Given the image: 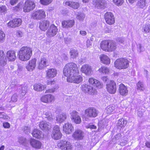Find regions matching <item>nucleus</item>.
<instances>
[{"mask_svg":"<svg viewBox=\"0 0 150 150\" xmlns=\"http://www.w3.org/2000/svg\"><path fill=\"white\" fill-rule=\"evenodd\" d=\"M21 5L20 3L18 4L17 6L14 8V10L16 11H18L21 8Z\"/></svg>","mask_w":150,"mask_h":150,"instance_id":"obj_64","label":"nucleus"},{"mask_svg":"<svg viewBox=\"0 0 150 150\" xmlns=\"http://www.w3.org/2000/svg\"><path fill=\"white\" fill-rule=\"evenodd\" d=\"M0 118H3L4 120H8L10 118L8 116L2 114V113L1 112H0Z\"/></svg>","mask_w":150,"mask_h":150,"instance_id":"obj_58","label":"nucleus"},{"mask_svg":"<svg viewBox=\"0 0 150 150\" xmlns=\"http://www.w3.org/2000/svg\"><path fill=\"white\" fill-rule=\"evenodd\" d=\"M39 126L40 128L43 131H47L50 129L51 125L49 122L42 121L40 122Z\"/></svg>","mask_w":150,"mask_h":150,"instance_id":"obj_15","label":"nucleus"},{"mask_svg":"<svg viewBox=\"0 0 150 150\" xmlns=\"http://www.w3.org/2000/svg\"><path fill=\"white\" fill-rule=\"evenodd\" d=\"M55 88H52L46 90L45 93H53L55 91Z\"/></svg>","mask_w":150,"mask_h":150,"instance_id":"obj_61","label":"nucleus"},{"mask_svg":"<svg viewBox=\"0 0 150 150\" xmlns=\"http://www.w3.org/2000/svg\"><path fill=\"white\" fill-rule=\"evenodd\" d=\"M30 143L33 147L36 149L40 148L42 145V143L40 141L32 138L30 139Z\"/></svg>","mask_w":150,"mask_h":150,"instance_id":"obj_22","label":"nucleus"},{"mask_svg":"<svg viewBox=\"0 0 150 150\" xmlns=\"http://www.w3.org/2000/svg\"><path fill=\"white\" fill-rule=\"evenodd\" d=\"M85 113L88 117H95L97 116L98 112L95 108L90 107L85 110Z\"/></svg>","mask_w":150,"mask_h":150,"instance_id":"obj_12","label":"nucleus"},{"mask_svg":"<svg viewBox=\"0 0 150 150\" xmlns=\"http://www.w3.org/2000/svg\"><path fill=\"white\" fill-rule=\"evenodd\" d=\"M116 108L114 106H108L106 109V113L108 114H113L115 111Z\"/></svg>","mask_w":150,"mask_h":150,"instance_id":"obj_40","label":"nucleus"},{"mask_svg":"<svg viewBox=\"0 0 150 150\" xmlns=\"http://www.w3.org/2000/svg\"><path fill=\"white\" fill-rule=\"evenodd\" d=\"M7 11V8L5 6H2L0 7V13H6Z\"/></svg>","mask_w":150,"mask_h":150,"instance_id":"obj_55","label":"nucleus"},{"mask_svg":"<svg viewBox=\"0 0 150 150\" xmlns=\"http://www.w3.org/2000/svg\"><path fill=\"white\" fill-rule=\"evenodd\" d=\"M78 112L75 111H73L70 113L71 115V120L76 118V117L79 116Z\"/></svg>","mask_w":150,"mask_h":150,"instance_id":"obj_53","label":"nucleus"},{"mask_svg":"<svg viewBox=\"0 0 150 150\" xmlns=\"http://www.w3.org/2000/svg\"><path fill=\"white\" fill-rule=\"evenodd\" d=\"M18 82L16 80L12 81L10 84V86L11 88H14L17 84Z\"/></svg>","mask_w":150,"mask_h":150,"instance_id":"obj_56","label":"nucleus"},{"mask_svg":"<svg viewBox=\"0 0 150 150\" xmlns=\"http://www.w3.org/2000/svg\"><path fill=\"white\" fill-rule=\"evenodd\" d=\"M78 74H76L72 76H67V81L77 84L81 82L83 80V77L80 75H77Z\"/></svg>","mask_w":150,"mask_h":150,"instance_id":"obj_7","label":"nucleus"},{"mask_svg":"<svg viewBox=\"0 0 150 150\" xmlns=\"http://www.w3.org/2000/svg\"><path fill=\"white\" fill-rule=\"evenodd\" d=\"M48 65L47 60L45 57L41 58L38 61V68L39 69H44Z\"/></svg>","mask_w":150,"mask_h":150,"instance_id":"obj_18","label":"nucleus"},{"mask_svg":"<svg viewBox=\"0 0 150 150\" xmlns=\"http://www.w3.org/2000/svg\"><path fill=\"white\" fill-rule=\"evenodd\" d=\"M16 34L18 37H22L23 36V35L22 32L19 30L17 31Z\"/></svg>","mask_w":150,"mask_h":150,"instance_id":"obj_62","label":"nucleus"},{"mask_svg":"<svg viewBox=\"0 0 150 150\" xmlns=\"http://www.w3.org/2000/svg\"><path fill=\"white\" fill-rule=\"evenodd\" d=\"M57 74V70L55 69H50L46 71V77L47 79L53 78L56 76Z\"/></svg>","mask_w":150,"mask_h":150,"instance_id":"obj_20","label":"nucleus"},{"mask_svg":"<svg viewBox=\"0 0 150 150\" xmlns=\"http://www.w3.org/2000/svg\"><path fill=\"white\" fill-rule=\"evenodd\" d=\"M93 84L99 88H101L103 87L102 83H100L99 81L95 79L94 80V83Z\"/></svg>","mask_w":150,"mask_h":150,"instance_id":"obj_46","label":"nucleus"},{"mask_svg":"<svg viewBox=\"0 0 150 150\" xmlns=\"http://www.w3.org/2000/svg\"><path fill=\"white\" fill-rule=\"evenodd\" d=\"M127 121L124 118L120 119L117 123V126L118 128L124 127L127 125Z\"/></svg>","mask_w":150,"mask_h":150,"instance_id":"obj_32","label":"nucleus"},{"mask_svg":"<svg viewBox=\"0 0 150 150\" xmlns=\"http://www.w3.org/2000/svg\"><path fill=\"white\" fill-rule=\"evenodd\" d=\"M36 59L34 58L32 59L29 62V63L26 66V68L27 70L32 71L34 70L36 66Z\"/></svg>","mask_w":150,"mask_h":150,"instance_id":"obj_23","label":"nucleus"},{"mask_svg":"<svg viewBox=\"0 0 150 150\" xmlns=\"http://www.w3.org/2000/svg\"><path fill=\"white\" fill-rule=\"evenodd\" d=\"M24 132L27 134H28L30 133V128L28 127H25L24 128Z\"/></svg>","mask_w":150,"mask_h":150,"instance_id":"obj_59","label":"nucleus"},{"mask_svg":"<svg viewBox=\"0 0 150 150\" xmlns=\"http://www.w3.org/2000/svg\"><path fill=\"white\" fill-rule=\"evenodd\" d=\"M31 16L34 19L40 20L45 18V12L42 9L34 11L31 13Z\"/></svg>","mask_w":150,"mask_h":150,"instance_id":"obj_5","label":"nucleus"},{"mask_svg":"<svg viewBox=\"0 0 150 150\" xmlns=\"http://www.w3.org/2000/svg\"><path fill=\"white\" fill-rule=\"evenodd\" d=\"M66 6H68L72 8L76 9L79 7L80 4L79 3L77 2H73L69 1H67L65 3Z\"/></svg>","mask_w":150,"mask_h":150,"instance_id":"obj_26","label":"nucleus"},{"mask_svg":"<svg viewBox=\"0 0 150 150\" xmlns=\"http://www.w3.org/2000/svg\"><path fill=\"white\" fill-rule=\"evenodd\" d=\"M104 18L106 23L109 25H113L115 23V18L114 16L110 12H107L105 13Z\"/></svg>","mask_w":150,"mask_h":150,"instance_id":"obj_10","label":"nucleus"},{"mask_svg":"<svg viewBox=\"0 0 150 150\" xmlns=\"http://www.w3.org/2000/svg\"><path fill=\"white\" fill-rule=\"evenodd\" d=\"M137 50L139 53L144 50L143 47L142 46L141 44H138L137 45Z\"/></svg>","mask_w":150,"mask_h":150,"instance_id":"obj_54","label":"nucleus"},{"mask_svg":"<svg viewBox=\"0 0 150 150\" xmlns=\"http://www.w3.org/2000/svg\"><path fill=\"white\" fill-rule=\"evenodd\" d=\"M22 20L20 18H15L10 21L8 23V27L12 28H15L20 25L22 23Z\"/></svg>","mask_w":150,"mask_h":150,"instance_id":"obj_14","label":"nucleus"},{"mask_svg":"<svg viewBox=\"0 0 150 150\" xmlns=\"http://www.w3.org/2000/svg\"><path fill=\"white\" fill-rule=\"evenodd\" d=\"M76 18L77 19L81 21H83L85 17V15L84 14L82 13H78L76 14Z\"/></svg>","mask_w":150,"mask_h":150,"instance_id":"obj_42","label":"nucleus"},{"mask_svg":"<svg viewBox=\"0 0 150 150\" xmlns=\"http://www.w3.org/2000/svg\"><path fill=\"white\" fill-rule=\"evenodd\" d=\"M74 23V20H69L63 21L62 22V24L63 27L69 28L73 26Z\"/></svg>","mask_w":150,"mask_h":150,"instance_id":"obj_25","label":"nucleus"},{"mask_svg":"<svg viewBox=\"0 0 150 150\" xmlns=\"http://www.w3.org/2000/svg\"><path fill=\"white\" fill-rule=\"evenodd\" d=\"M18 142L19 143L23 145L26 144L27 142V139L24 137H20L18 138Z\"/></svg>","mask_w":150,"mask_h":150,"instance_id":"obj_43","label":"nucleus"},{"mask_svg":"<svg viewBox=\"0 0 150 150\" xmlns=\"http://www.w3.org/2000/svg\"><path fill=\"white\" fill-rule=\"evenodd\" d=\"M100 59L102 62L105 64H108L110 63V59L106 55L102 54L100 57Z\"/></svg>","mask_w":150,"mask_h":150,"instance_id":"obj_35","label":"nucleus"},{"mask_svg":"<svg viewBox=\"0 0 150 150\" xmlns=\"http://www.w3.org/2000/svg\"><path fill=\"white\" fill-rule=\"evenodd\" d=\"M72 119V120L76 124H80L81 122V119L80 116L79 115Z\"/></svg>","mask_w":150,"mask_h":150,"instance_id":"obj_48","label":"nucleus"},{"mask_svg":"<svg viewBox=\"0 0 150 150\" xmlns=\"http://www.w3.org/2000/svg\"><path fill=\"white\" fill-rule=\"evenodd\" d=\"M113 3L117 6L122 5L124 2L123 0H112Z\"/></svg>","mask_w":150,"mask_h":150,"instance_id":"obj_50","label":"nucleus"},{"mask_svg":"<svg viewBox=\"0 0 150 150\" xmlns=\"http://www.w3.org/2000/svg\"><path fill=\"white\" fill-rule=\"evenodd\" d=\"M79 72V69L77 65L73 62L67 64L63 70V74L66 76L78 74Z\"/></svg>","mask_w":150,"mask_h":150,"instance_id":"obj_1","label":"nucleus"},{"mask_svg":"<svg viewBox=\"0 0 150 150\" xmlns=\"http://www.w3.org/2000/svg\"><path fill=\"white\" fill-rule=\"evenodd\" d=\"M32 134L33 137L37 139H39L42 137V132L37 129H34Z\"/></svg>","mask_w":150,"mask_h":150,"instance_id":"obj_33","label":"nucleus"},{"mask_svg":"<svg viewBox=\"0 0 150 150\" xmlns=\"http://www.w3.org/2000/svg\"><path fill=\"white\" fill-rule=\"evenodd\" d=\"M6 57L10 61H14L16 58L15 52L13 50L8 51L6 53Z\"/></svg>","mask_w":150,"mask_h":150,"instance_id":"obj_29","label":"nucleus"},{"mask_svg":"<svg viewBox=\"0 0 150 150\" xmlns=\"http://www.w3.org/2000/svg\"><path fill=\"white\" fill-rule=\"evenodd\" d=\"M3 127L5 128H9L10 127V125L9 123L7 122H5L3 123Z\"/></svg>","mask_w":150,"mask_h":150,"instance_id":"obj_57","label":"nucleus"},{"mask_svg":"<svg viewBox=\"0 0 150 150\" xmlns=\"http://www.w3.org/2000/svg\"><path fill=\"white\" fill-rule=\"evenodd\" d=\"M74 127L71 124L67 123L63 126V130L66 134H69L74 131Z\"/></svg>","mask_w":150,"mask_h":150,"instance_id":"obj_21","label":"nucleus"},{"mask_svg":"<svg viewBox=\"0 0 150 150\" xmlns=\"http://www.w3.org/2000/svg\"><path fill=\"white\" fill-rule=\"evenodd\" d=\"M100 46L103 50L111 52L115 50L117 46L113 40H105L102 41Z\"/></svg>","mask_w":150,"mask_h":150,"instance_id":"obj_3","label":"nucleus"},{"mask_svg":"<svg viewBox=\"0 0 150 150\" xmlns=\"http://www.w3.org/2000/svg\"><path fill=\"white\" fill-rule=\"evenodd\" d=\"M142 30L144 33H148L150 32V24L146 23L142 27Z\"/></svg>","mask_w":150,"mask_h":150,"instance_id":"obj_38","label":"nucleus"},{"mask_svg":"<svg viewBox=\"0 0 150 150\" xmlns=\"http://www.w3.org/2000/svg\"><path fill=\"white\" fill-rule=\"evenodd\" d=\"M93 38H91V40H88L86 41V45L87 47H89L91 45Z\"/></svg>","mask_w":150,"mask_h":150,"instance_id":"obj_60","label":"nucleus"},{"mask_svg":"<svg viewBox=\"0 0 150 150\" xmlns=\"http://www.w3.org/2000/svg\"><path fill=\"white\" fill-rule=\"evenodd\" d=\"M28 87L27 86H23L22 87L20 92V96L23 97L27 93Z\"/></svg>","mask_w":150,"mask_h":150,"instance_id":"obj_41","label":"nucleus"},{"mask_svg":"<svg viewBox=\"0 0 150 150\" xmlns=\"http://www.w3.org/2000/svg\"><path fill=\"white\" fill-rule=\"evenodd\" d=\"M147 4L146 0H138L137 5L138 7L143 8L146 6Z\"/></svg>","mask_w":150,"mask_h":150,"instance_id":"obj_36","label":"nucleus"},{"mask_svg":"<svg viewBox=\"0 0 150 150\" xmlns=\"http://www.w3.org/2000/svg\"><path fill=\"white\" fill-rule=\"evenodd\" d=\"M137 89L138 90L142 91L145 89L143 82L139 81L137 84Z\"/></svg>","mask_w":150,"mask_h":150,"instance_id":"obj_45","label":"nucleus"},{"mask_svg":"<svg viewBox=\"0 0 150 150\" xmlns=\"http://www.w3.org/2000/svg\"><path fill=\"white\" fill-rule=\"evenodd\" d=\"M48 103L53 101L54 100V96L50 94H47Z\"/></svg>","mask_w":150,"mask_h":150,"instance_id":"obj_49","label":"nucleus"},{"mask_svg":"<svg viewBox=\"0 0 150 150\" xmlns=\"http://www.w3.org/2000/svg\"><path fill=\"white\" fill-rule=\"evenodd\" d=\"M57 146L62 150H71V145L68 141L61 140L58 143Z\"/></svg>","mask_w":150,"mask_h":150,"instance_id":"obj_9","label":"nucleus"},{"mask_svg":"<svg viewBox=\"0 0 150 150\" xmlns=\"http://www.w3.org/2000/svg\"><path fill=\"white\" fill-rule=\"evenodd\" d=\"M69 53L71 58L73 59L78 55V52L76 50L72 49L70 50Z\"/></svg>","mask_w":150,"mask_h":150,"instance_id":"obj_39","label":"nucleus"},{"mask_svg":"<svg viewBox=\"0 0 150 150\" xmlns=\"http://www.w3.org/2000/svg\"><path fill=\"white\" fill-rule=\"evenodd\" d=\"M18 0H9V3L11 5L16 4L18 2Z\"/></svg>","mask_w":150,"mask_h":150,"instance_id":"obj_63","label":"nucleus"},{"mask_svg":"<svg viewBox=\"0 0 150 150\" xmlns=\"http://www.w3.org/2000/svg\"><path fill=\"white\" fill-rule=\"evenodd\" d=\"M129 61L127 59L120 58L117 59L115 62V67L118 69H126L129 66Z\"/></svg>","mask_w":150,"mask_h":150,"instance_id":"obj_4","label":"nucleus"},{"mask_svg":"<svg viewBox=\"0 0 150 150\" xmlns=\"http://www.w3.org/2000/svg\"><path fill=\"white\" fill-rule=\"evenodd\" d=\"M67 115L65 113L60 114L56 117V120L57 122L61 123L63 122L67 118Z\"/></svg>","mask_w":150,"mask_h":150,"instance_id":"obj_34","label":"nucleus"},{"mask_svg":"<svg viewBox=\"0 0 150 150\" xmlns=\"http://www.w3.org/2000/svg\"><path fill=\"white\" fill-rule=\"evenodd\" d=\"M46 88V85H43L41 84H35L33 86L34 89L37 91H42Z\"/></svg>","mask_w":150,"mask_h":150,"instance_id":"obj_31","label":"nucleus"},{"mask_svg":"<svg viewBox=\"0 0 150 150\" xmlns=\"http://www.w3.org/2000/svg\"><path fill=\"white\" fill-rule=\"evenodd\" d=\"M93 3L95 6L98 9L103 8L105 4L104 1L102 0H93Z\"/></svg>","mask_w":150,"mask_h":150,"instance_id":"obj_28","label":"nucleus"},{"mask_svg":"<svg viewBox=\"0 0 150 150\" xmlns=\"http://www.w3.org/2000/svg\"><path fill=\"white\" fill-rule=\"evenodd\" d=\"M106 88L108 91L110 93L114 94L116 91V83L113 81H110L108 84H106Z\"/></svg>","mask_w":150,"mask_h":150,"instance_id":"obj_13","label":"nucleus"},{"mask_svg":"<svg viewBox=\"0 0 150 150\" xmlns=\"http://www.w3.org/2000/svg\"><path fill=\"white\" fill-rule=\"evenodd\" d=\"M18 95L16 93H14L11 96V101L13 102H16L18 100Z\"/></svg>","mask_w":150,"mask_h":150,"instance_id":"obj_52","label":"nucleus"},{"mask_svg":"<svg viewBox=\"0 0 150 150\" xmlns=\"http://www.w3.org/2000/svg\"><path fill=\"white\" fill-rule=\"evenodd\" d=\"M84 136V132L80 129L76 130L72 135V137L76 140L83 139Z\"/></svg>","mask_w":150,"mask_h":150,"instance_id":"obj_17","label":"nucleus"},{"mask_svg":"<svg viewBox=\"0 0 150 150\" xmlns=\"http://www.w3.org/2000/svg\"><path fill=\"white\" fill-rule=\"evenodd\" d=\"M58 29L54 25H50L49 29L47 32L46 35L48 37H53L57 34Z\"/></svg>","mask_w":150,"mask_h":150,"instance_id":"obj_16","label":"nucleus"},{"mask_svg":"<svg viewBox=\"0 0 150 150\" xmlns=\"http://www.w3.org/2000/svg\"><path fill=\"white\" fill-rule=\"evenodd\" d=\"M50 25V22L47 20H44L41 21L39 23V27L40 29L43 31L47 30Z\"/></svg>","mask_w":150,"mask_h":150,"instance_id":"obj_24","label":"nucleus"},{"mask_svg":"<svg viewBox=\"0 0 150 150\" xmlns=\"http://www.w3.org/2000/svg\"><path fill=\"white\" fill-rule=\"evenodd\" d=\"M81 71L87 75H90L93 73L91 66L88 64L83 65L81 67Z\"/></svg>","mask_w":150,"mask_h":150,"instance_id":"obj_19","label":"nucleus"},{"mask_svg":"<svg viewBox=\"0 0 150 150\" xmlns=\"http://www.w3.org/2000/svg\"><path fill=\"white\" fill-rule=\"evenodd\" d=\"M51 137L52 139L57 140L60 139L62 137L59 127L57 125L54 126L53 129Z\"/></svg>","mask_w":150,"mask_h":150,"instance_id":"obj_8","label":"nucleus"},{"mask_svg":"<svg viewBox=\"0 0 150 150\" xmlns=\"http://www.w3.org/2000/svg\"><path fill=\"white\" fill-rule=\"evenodd\" d=\"M118 90L119 93L122 96H126L128 94V90L127 88L122 83L119 85Z\"/></svg>","mask_w":150,"mask_h":150,"instance_id":"obj_27","label":"nucleus"},{"mask_svg":"<svg viewBox=\"0 0 150 150\" xmlns=\"http://www.w3.org/2000/svg\"><path fill=\"white\" fill-rule=\"evenodd\" d=\"M32 49L26 46L22 47L18 52V57L22 61L28 60L32 54Z\"/></svg>","mask_w":150,"mask_h":150,"instance_id":"obj_2","label":"nucleus"},{"mask_svg":"<svg viewBox=\"0 0 150 150\" xmlns=\"http://www.w3.org/2000/svg\"><path fill=\"white\" fill-rule=\"evenodd\" d=\"M40 100L43 102L48 103L47 94L42 96L40 98Z\"/></svg>","mask_w":150,"mask_h":150,"instance_id":"obj_51","label":"nucleus"},{"mask_svg":"<svg viewBox=\"0 0 150 150\" xmlns=\"http://www.w3.org/2000/svg\"><path fill=\"white\" fill-rule=\"evenodd\" d=\"M81 89L84 93H87L90 94H94L97 92L96 90L94 88L87 84L82 85Z\"/></svg>","mask_w":150,"mask_h":150,"instance_id":"obj_11","label":"nucleus"},{"mask_svg":"<svg viewBox=\"0 0 150 150\" xmlns=\"http://www.w3.org/2000/svg\"><path fill=\"white\" fill-rule=\"evenodd\" d=\"M99 71L100 72L105 74H108L109 71V69L108 68L104 66L102 67L99 69Z\"/></svg>","mask_w":150,"mask_h":150,"instance_id":"obj_44","label":"nucleus"},{"mask_svg":"<svg viewBox=\"0 0 150 150\" xmlns=\"http://www.w3.org/2000/svg\"><path fill=\"white\" fill-rule=\"evenodd\" d=\"M6 63V60L5 57L4 51L0 50V65L1 66L5 65Z\"/></svg>","mask_w":150,"mask_h":150,"instance_id":"obj_30","label":"nucleus"},{"mask_svg":"<svg viewBox=\"0 0 150 150\" xmlns=\"http://www.w3.org/2000/svg\"><path fill=\"white\" fill-rule=\"evenodd\" d=\"M45 115V117L49 121H51L53 120V116L50 111V110H47L46 112H43Z\"/></svg>","mask_w":150,"mask_h":150,"instance_id":"obj_37","label":"nucleus"},{"mask_svg":"<svg viewBox=\"0 0 150 150\" xmlns=\"http://www.w3.org/2000/svg\"><path fill=\"white\" fill-rule=\"evenodd\" d=\"M52 0H40L41 4L44 5H47L50 4Z\"/></svg>","mask_w":150,"mask_h":150,"instance_id":"obj_47","label":"nucleus"},{"mask_svg":"<svg viewBox=\"0 0 150 150\" xmlns=\"http://www.w3.org/2000/svg\"><path fill=\"white\" fill-rule=\"evenodd\" d=\"M36 6L34 1L27 0L24 4L23 7V11L25 12H29L33 10Z\"/></svg>","mask_w":150,"mask_h":150,"instance_id":"obj_6","label":"nucleus"}]
</instances>
